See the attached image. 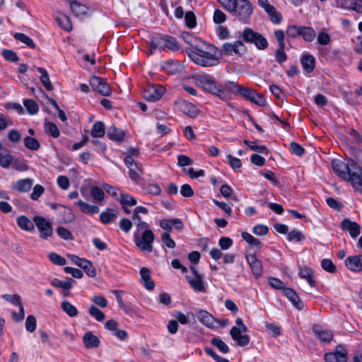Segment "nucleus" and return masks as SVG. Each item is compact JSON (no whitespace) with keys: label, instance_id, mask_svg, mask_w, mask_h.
<instances>
[{"label":"nucleus","instance_id":"1","mask_svg":"<svg viewBox=\"0 0 362 362\" xmlns=\"http://www.w3.org/2000/svg\"><path fill=\"white\" fill-rule=\"evenodd\" d=\"M332 166L339 177L350 182L356 190L362 192V169L356 160L349 158L345 163L336 160L332 161Z\"/></svg>","mask_w":362,"mask_h":362},{"label":"nucleus","instance_id":"2","mask_svg":"<svg viewBox=\"0 0 362 362\" xmlns=\"http://www.w3.org/2000/svg\"><path fill=\"white\" fill-rule=\"evenodd\" d=\"M238 21L249 24L253 7L249 0H217Z\"/></svg>","mask_w":362,"mask_h":362},{"label":"nucleus","instance_id":"3","mask_svg":"<svg viewBox=\"0 0 362 362\" xmlns=\"http://www.w3.org/2000/svg\"><path fill=\"white\" fill-rule=\"evenodd\" d=\"M192 47L197 52L191 51L188 54L197 64L202 66H214L219 63L218 58L214 54L202 50L198 45H192Z\"/></svg>","mask_w":362,"mask_h":362},{"label":"nucleus","instance_id":"4","mask_svg":"<svg viewBox=\"0 0 362 362\" xmlns=\"http://www.w3.org/2000/svg\"><path fill=\"white\" fill-rule=\"evenodd\" d=\"M240 36L243 42L254 45L258 49L264 50L268 47L267 40L250 28H245Z\"/></svg>","mask_w":362,"mask_h":362},{"label":"nucleus","instance_id":"5","mask_svg":"<svg viewBox=\"0 0 362 362\" xmlns=\"http://www.w3.org/2000/svg\"><path fill=\"white\" fill-rule=\"evenodd\" d=\"M155 238L151 230H146L142 233L134 232V240L136 246L142 252H151L153 251V243Z\"/></svg>","mask_w":362,"mask_h":362},{"label":"nucleus","instance_id":"6","mask_svg":"<svg viewBox=\"0 0 362 362\" xmlns=\"http://www.w3.org/2000/svg\"><path fill=\"white\" fill-rule=\"evenodd\" d=\"M197 83L205 90L219 98H224L226 97V92L220 90L221 84L217 85L216 81L212 79V77L209 75L199 76L197 78Z\"/></svg>","mask_w":362,"mask_h":362},{"label":"nucleus","instance_id":"7","mask_svg":"<svg viewBox=\"0 0 362 362\" xmlns=\"http://www.w3.org/2000/svg\"><path fill=\"white\" fill-rule=\"evenodd\" d=\"M33 222L39 232V237L47 240L54 235L53 227L52 223L41 216H35L33 218Z\"/></svg>","mask_w":362,"mask_h":362},{"label":"nucleus","instance_id":"8","mask_svg":"<svg viewBox=\"0 0 362 362\" xmlns=\"http://www.w3.org/2000/svg\"><path fill=\"white\" fill-rule=\"evenodd\" d=\"M247 327L243 324L240 327L233 326L230 330V334L238 346H245L249 344L250 339L247 335L242 334V332H247Z\"/></svg>","mask_w":362,"mask_h":362},{"label":"nucleus","instance_id":"9","mask_svg":"<svg viewBox=\"0 0 362 362\" xmlns=\"http://www.w3.org/2000/svg\"><path fill=\"white\" fill-rule=\"evenodd\" d=\"M324 359L326 362H347L348 351L341 344H338L334 351L325 354Z\"/></svg>","mask_w":362,"mask_h":362},{"label":"nucleus","instance_id":"10","mask_svg":"<svg viewBox=\"0 0 362 362\" xmlns=\"http://www.w3.org/2000/svg\"><path fill=\"white\" fill-rule=\"evenodd\" d=\"M90 85L94 91L103 96H109L112 93L108 83L99 76H93L90 79Z\"/></svg>","mask_w":362,"mask_h":362},{"label":"nucleus","instance_id":"11","mask_svg":"<svg viewBox=\"0 0 362 362\" xmlns=\"http://www.w3.org/2000/svg\"><path fill=\"white\" fill-rule=\"evenodd\" d=\"M221 52L224 54L230 55L235 53L238 55H243L247 52L246 47L243 41L236 40L233 43L226 42L222 45Z\"/></svg>","mask_w":362,"mask_h":362},{"label":"nucleus","instance_id":"12","mask_svg":"<svg viewBox=\"0 0 362 362\" xmlns=\"http://www.w3.org/2000/svg\"><path fill=\"white\" fill-rule=\"evenodd\" d=\"M165 89L161 86L150 85L143 91L144 98L148 101L154 102L158 100L163 95Z\"/></svg>","mask_w":362,"mask_h":362},{"label":"nucleus","instance_id":"13","mask_svg":"<svg viewBox=\"0 0 362 362\" xmlns=\"http://www.w3.org/2000/svg\"><path fill=\"white\" fill-rule=\"evenodd\" d=\"M240 95L246 100L259 106H264L266 105V100L262 94L247 87H243Z\"/></svg>","mask_w":362,"mask_h":362},{"label":"nucleus","instance_id":"14","mask_svg":"<svg viewBox=\"0 0 362 362\" xmlns=\"http://www.w3.org/2000/svg\"><path fill=\"white\" fill-rule=\"evenodd\" d=\"M314 335L322 343H329L333 338V332L329 329H324L321 325L315 324L312 327Z\"/></svg>","mask_w":362,"mask_h":362},{"label":"nucleus","instance_id":"15","mask_svg":"<svg viewBox=\"0 0 362 362\" xmlns=\"http://www.w3.org/2000/svg\"><path fill=\"white\" fill-rule=\"evenodd\" d=\"M243 86H239L237 83L228 81L223 84H221L220 90L226 92V97L221 98L223 100H226L230 98V94L240 95L242 91Z\"/></svg>","mask_w":362,"mask_h":362},{"label":"nucleus","instance_id":"16","mask_svg":"<svg viewBox=\"0 0 362 362\" xmlns=\"http://www.w3.org/2000/svg\"><path fill=\"white\" fill-rule=\"evenodd\" d=\"M341 228L343 230L348 231L350 235L354 238H356L360 234V225L355 221H351L349 218H344L341 222Z\"/></svg>","mask_w":362,"mask_h":362},{"label":"nucleus","instance_id":"17","mask_svg":"<svg viewBox=\"0 0 362 362\" xmlns=\"http://www.w3.org/2000/svg\"><path fill=\"white\" fill-rule=\"evenodd\" d=\"M336 4L339 8L362 13V0H337Z\"/></svg>","mask_w":362,"mask_h":362},{"label":"nucleus","instance_id":"18","mask_svg":"<svg viewBox=\"0 0 362 362\" xmlns=\"http://www.w3.org/2000/svg\"><path fill=\"white\" fill-rule=\"evenodd\" d=\"M346 267L351 272L362 271V255L349 256L345 259Z\"/></svg>","mask_w":362,"mask_h":362},{"label":"nucleus","instance_id":"19","mask_svg":"<svg viewBox=\"0 0 362 362\" xmlns=\"http://www.w3.org/2000/svg\"><path fill=\"white\" fill-rule=\"evenodd\" d=\"M246 259L253 273V275L257 278L260 276L262 272V267L261 262L257 259L256 255L255 253L247 255Z\"/></svg>","mask_w":362,"mask_h":362},{"label":"nucleus","instance_id":"20","mask_svg":"<svg viewBox=\"0 0 362 362\" xmlns=\"http://www.w3.org/2000/svg\"><path fill=\"white\" fill-rule=\"evenodd\" d=\"M162 68L170 74H177L183 70V66L177 60L167 61L163 63Z\"/></svg>","mask_w":362,"mask_h":362},{"label":"nucleus","instance_id":"21","mask_svg":"<svg viewBox=\"0 0 362 362\" xmlns=\"http://www.w3.org/2000/svg\"><path fill=\"white\" fill-rule=\"evenodd\" d=\"M284 293L296 308L299 310H302L304 308L303 302L300 299L294 290L290 288H285Z\"/></svg>","mask_w":362,"mask_h":362},{"label":"nucleus","instance_id":"22","mask_svg":"<svg viewBox=\"0 0 362 362\" xmlns=\"http://www.w3.org/2000/svg\"><path fill=\"white\" fill-rule=\"evenodd\" d=\"M180 109L182 113L191 118H195L199 113V110L197 107L187 101L180 103Z\"/></svg>","mask_w":362,"mask_h":362},{"label":"nucleus","instance_id":"23","mask_svg":"<svg viewBox=\"0 0 362 362\" xmlns=\"http://www.w3.org/2000/svg\"><path fill=\"white\" fill-rule=\"evenodd\" d=\"M186 279L188 281L190 286L197 292H206V288L204 286L203 277L202 275L198 276H186Z\"/></svg>","mask_w":362,"mask_h":362},{"label":"nucleus","instance_id":"24","mask_svg":"<svg viewBox=\"0 0 362 362\" xmlns=\"http://www.w3.org/2000/svg\"><path fill=\"white\" fill-rule=\"evenodd\" d=\"M69 4L71 12L75 16L80 17L87 14L88 8L81 2L71 0Z\"/></svg>","mask_w":362,"mask_h":362},{"label":"nucleus","instance_id":"25","mask_svg":"<svg viewBox=\"0 0 362 362\" xmlns=\"http://www.w3.org/2000/svg\"><path fill=\"white\" fill-rule=\"evenodd\" d=\"M83 341L84 346L87 349L97 348L100 345L99 338L94 335L92 332L89 331L86 332L83 337Z\"/></svg>","mask_w":362,"mask_h":362},{"label":"nucleus","instance_id":"26","mask_svg":"<svg viewBox=\"0 0 362 362\" xmlns=\"http://www.w3.org/2000/svg\"><path fill=\"white\" fill-rule=\"evenodd\" d=\"M140 275L144 287L147 290H153L155 287V284L150 276L149 269L147 267H142L140 270Z\"/></svg>","mask_w":362,"mask_h":362},{"label":"nucleus","instance_id":"27","mask_svg":"<svg viewBox=\"0 0 362 362\" xmlns=\"http://www.w3.org/2000/svg\"><path fill=\"white\" fill-rule=\"evenodd\" d=\"M119 212L113 209H107L100 214V220L104 224H109L115 222L117 218Z\"/></svg>","mask_w":362,"mask_h":362},{"label":"nucleus","instance_id":"28","mask_svg":"<svg viewBox=\"0 0 362 362\" xmlns=\"http://www.w3.org/2000/svg\"><path fill=\"white\" fill-rule=\"evenodd\" d=\"M74 205L77 206L82 213L88 215L98 214L100 210L98 206L90 205L82 200H78V202H75Z\"/></svg>","mask_w":362,"mask_h":362},{"label":"nucleus","instance_id":"29","mask_svg":"<svg viewBox=\"0 0 362 362\" xmlns=\"http://www.w3.org/2000/svg\"><path fill=\"white\" fill-rule=\"evenodd\" d=\"M300 62L305 72L310 74L314 70L315 66V59L311 54H303L301 57Z\"/></svg>","mask_w":362,"mask_h":362},{"label":"nucleus","instance_id":"30","mask_svg":"<svg viewBox=\"0 0 362 362\" xmlns=\"http://www.w3.org/2000/svg\"><path fill=\"white\" fill-rule=\"evenodd\" d=\"M197 317L200 322L209 328L214 327V323L216 321L209 313L204 310L199 311Z\"/></svg>","mask_w":362,"mask_h":362},{"label":"nucleus","instance_id":"31","mask_svg":"<svg viewBox=\"0 0 362 362\" xmlns=\"http://www.w3.org/2000/svg\"><path fill=\"white\" fill-rule=\"evenodd\" d=\"M76 281L71 278H66L65 281L54 278L51 280L50 284L55 288H60L63 290H70Z\"/></svg>","mask_w":362,"mask_h":362},{"label":"nucleus","instance_id":"32","mask_svg":"<svg viewBox=\"0 0 362 362\" xmlns=\"http://www.w3.org/2000/svg\"><path fill=\"white\" fill-rule=\"evenodd\" d=\"M149 48L151 54H153L156 49H164L165 48V35L152 38L149 44Z\"/></svg>","mask_w":362,"mask_h":362},{"label":"nucleus","instance_id":"33","mask_svg":"<svg viewBox=\"0 0 362 362\" xmlns=\"http://www.w3.org/2000/svg\"><path fill=\"white\" fill-rule=\"evenodd\" d=\"M107 136L112 141L119 142L123 140L124 132L112 125L107 129Z\"/></svg>","mask_w":362,"mask_h":362},{"label":"nucleus","instance_id":"34","mask_svg":"<svg viewBox=\"0 0 362 362\" xmlns=\"http://www.w3.org/2000/svg\"><path fill=\"white\" fill-rule=\"evenodd\" d=\"M18 227L25 231H33L35 228V223L30 220L26 216L22 215L16 220Z\"/></svg>","mask_w":362,"mask_h":362},{"label":"nucleus","instance_id":"35","mask_svg":"<svg viewBox=\"0 0 362 362\" xmlns=\"http://www.w3.org/2000/svg\"><path fill=\"white\" fill-rule=\"evenodd\" d=\"M33 185V180L32 179H22L17 181L16 185L13 187V189L21 192H28L31 189Z\"/></svg>","mask_w":362,"mask_h":362},{"label":"nucleus","instance_id":"36","mask_svg":"<svg viewBox=\"0 0 362 362\" xmlns=\"http://www.w3.org/2000/svg\"><path fill=\"white\" fill-rule=\"evenodd\" d=\"M38 72L41 74L40 77V81L42 84L44 86L46 90L50 91L53 90V86L49 80V74L47 70L42 67L37 68Z\"/></svg>","mask_w":362,"mask_h":362},{"label":"nucleus","instance_id":"37","mask_svg":"<svg viewBox=\"0 0 362 362\" xmlns=\"http://www.w3.org/2000/svg\"><path fill=\"white\" fill-rule=\"evenodd\" d=\"M298 275L300 278L306 279L311 287L315 286V281L313 279V273L310 268L306 266L301 267Z\"/></svg>","mask_w":362,"mask_h":362},{"label":"nucleus","instance_id":"38","mask_svg":"<svg viewBox=\"0 0 362 362\" xmlns=\"http://www.w3.org/2000/svg\"><path fill=\"white\" fill-rule=\"evenodd\" d=\"M56 21L59 25L65 30L71 31L72 30L71 21L66 15L60 13L56 17Z\"/></svg>","mask_w":362,"mask_h":362},{"label":"nucleus","instance_id":"39","mask_svg":"<svg viewBox=\"0 0 362 362\" xmlns=\"http://www.w3.org/2000/svg\"><path fill=\"white\" fill-rule=\"evenodd\" d=\"M61 308L65 313H66L71 317H76L78 314V311L76 306H74L67 300H64L62 302Z\"/></svg>","mask_w":362,"mask_h":362},{"label":"nucleus","instance_id":"40","mask_svg":"<svg viewBox=\"0 0 362 362\" xmlns=\"http://www.w3.org/2000/svg\"><path fill=\"white\" fill-rule=\"evenodd\" d=\"M45 131L49 136L57 139L60 136V132L57 126L51 122H47L44 124Z\"/></svg>","mask_w":362,"mask_h":362},{"label":"nucleus","instance_id":"41","mask_svg":"<svg viewBox=\"0 0 362 362\" xmlns=\"http://www.w3.org/2000/svg\"><path fill=\"white\" fill-rule=\"evenodd\" d=\"M80 268H81L86 274L90 277H95L97 274L96 269L93 263L86 259L82 261Z\"/></svg>","mask_w":362,"mask_h":362},{"label":"nucleus","instance_id":"42","mask_svg":"<svg viewBox=\"0 0 362 362\" xmlns=\"http://www.w3.org/2000/svg\"><path fill=\"white\" fill-rule=\"evenodd\" d=\"M243 142L252 151H257L258 153H263V154H268L269 153V150H268V148L265 146L257 145V143L258 142L257 140H255L254 141H250L248 140H244Z\"/></svg>","mask_w":362,"mask_h":362},{"label":"nucleus","instance_id":"43","mask_svg":"<svg viewBox=\"0 0 362 362\" xmlns=\"http://www.w3.org/2000/svg\"><path fill=\"white\" fill-rule=\"evenodd\" d=\"M105 125L102 122H95L92 128L90 134L93 137L98 138L102 137L105 135Z\"/></svg>","mask_w":362,"mask_h":362},{"label":"nucleus","instance_id":"44","mask_svg":"<svg viewBox=\"0 0 362 362\" xmlns=\"http://www.w3.org/2000/svg\"><path fill=\"white\" fill-rule=\"evenodd\" d=\"M23 105L30 115H35L39 110L37 103L33 99L24 100Z\"/></svg>","mask_w":362,"mask_h":362},{"label":"nucleus","instance_id":"45","mask_svg":"<svg viewBox=\"0 0 362 362\" xmlns=\"http://www.w3.org/2000/svg\"><path fill=\"white\" fill-rule=\"evenodd\" d=\"M301 32L302 34H300V36H302L306 42H312L316 37V32L311 27L303 26Z\"/></svg>","mask_w":362,"mask_h":362},{"label":"nucleus","instance_id":"46","mask_svg":"<svg viewBox=\"0 0 362 362\" xmlns=\"http://www.w3.org/2000/svg\"><path fill=\"white\" fill-rule=\"evenodd\" d=\"M14 38L17 40L21 41V42L25 44L28 47L30 48H35L36 45L33 42V40L27 36L26 35L21 33H16L14 34Z\"/></svg>","mask_w":362,"mask_h":362},{"label":"nucleus","instance_id":"47","mask_svg":"<svg viewBox=\"0 0 362 362\" xmlns=\"http://www.w3.org/2000/svg\"><path fill=\"white\" fill-rule=\"evenodd\" d=\"M24 145L28 149L31 151H37L40 147L39 141L29 136L24 138Z\"/></svg>","mask_w":362,"mask_h":362},{"label":"nucleus","instance_id":"48","mask_svg":"<svg viewBox=\"0 0 362 362\" xmlns=\"http://www.w3.org/2000/svg\"><path fill=\"white\" fill-rule=\"evenodd\" d=\"M211 344L216 346L223 354H227L230 351L228 346L220 338H213L211 340Z\"/></svg>","mask_w":362,"mask_h":362},{"label":"nucleus","instance_id":"49","mask_svg":"<svg viewBox=\"0 0 362 362\" xmlns=\"http://www.w3.org/2000/svg\"><path fill=\"white\" fill-rule=\"evenodd\" d=\"M242 238L251 246H255L257 248H259L262 246V243L247 232H243Z\"/></svg>","mask_w":362,"mask_h":362},{"label":"nucleus","instance_id":"50","mask_svg":"<svg viewBox=\"0 0 362 362\" xmlns=\"http://www.w3.org/2000/svg\"><path fill=\"white\" fill-rule=\"evenodd\" d=\"M88 313L97 321L102 322L105 320V316L104 313L95 305H90L88 309Z\"/></svg>","mask_w":362,"mask_h":362},{"label":"nucleus","instance_id":"51","mask_svg":"<svg viewBox=\"0 0 362 362\" xmlns=\"http://www.w3.org/2000/svg\"><path fill=\"white\" fill-rule=\"evenodd\" d=\"M119 202L122 206H135L137 203L134 197L127 194H121Z\"/></svg>","mask_w":362,"mask_h":362},{"label":"nucleus","instance_id":"52","mask_svg":"<svg viewBox=\"0 0 362 362\" xmlns=\"http://www.w3.org/2000/svg\"><path fill=\"white\" fill-rule=\"evenodd\" d=\"M186 26L189 28H194L197 25V18L192 11H187L185 15Z\"/></svg>","mask_w":362,"mask_h":362},{"label":"nucleus","instance_id":"53","mask_svg":"<svg viewBox=\"0 0 362 362\" xmlns=\"http://www.w3.org/2000/svg\"><path fill=\"white\" fill-rule=\"evenodd\" d=\"M57 233L61 238L64 240H71L74 239V236L71 232L63 226H59L57 228Z\"/></svg>","mask_w":362,"mask_h":362},{"label":"nucleus","instance_id":"54","mask_svg":"<svg viewBox=\"0 0 362 362\" xmlns=\"http://www.w3.org/2000/svg\"><path fill=\"white\" fill-rule=\"evenodd\" d=\"M90 194L93 199L96 201L100 202L104 199L105 193L103 190L97 186H93L91 187Z\"/></svg>","mask_w":362,"mask_h":362},{"label":"nucleus","instance_id":"55","mask_svg":"<svg viewBox=\"0 0 362 362\" xmlns=\"http://www.w3.org/2000/svg\"><path fill=\"white\" fill-rule=\"evenodd\" d=\"M302 29L303 26L290 25L287 28L286 33L288 37L295 38L300 36V34H302Z\"/></svg>","mask_w":362,"mask_h":362},{"label":"nucleus","instance_id":"56","mask_svg":"<svg viewBox=\"0 0 362 362\" xmlns=\"http://www.w3.org/2000/svg\"><path fill=\"white\" fill-rule=\"evenodd\" d=\"M305 235L299 230H293L288 232L287 235V240L288 241L296 240L298 242H300L305 240Z\"/></svg>","mask_w":362,"mask_h":362},{"label":"nucleus","instance_id":"57","mask_svg":"<svg viewBox=\"0 0 362 362\" xmlns=\"http://www.w3.org/2000/svg\"><path fill=\"white\" fill-rule=\"evenodd\" d=\"M165 48L171 51L178 50L179 46L175 38L170 35H165Z\"/></svg>","mask_w":362,"mask_h":362},{"label":"nucleus","instance_id":"58","mask_svg":"<svg viewBox=\"0 0 362 362\" xmlns=\"http://www.w3.org/2000/svg\"><path fill=\"white\" fill-rule=\"evenodd\" d=\"M322 269L327 272L334 274L337 272V267L334 263L329 259H323L321 262Z\"/></svg>","mask_w":362,"mask_h":362},{"label":"nucleus","instance_id":"59","mask_svg":"<svg viewBox=\"0 0 362 362\" xmlns=\"http://www.w3.org/2000/svg\"><path fill=\"white\" fill-rule=\"evenodd\" d=\"M37 327L36 318L34 315H30L25 320V328L29 332H33Z\"/></svg>","mask_w":362,"mask_h":362},{"label":"nucleus","instance_id":"60","mask_svg":"<svg viewBox=\"0 0 362 362\" xmlns=\"http://www.w3.org/2000/svg\"><path fill=\"white\" fill-rule=\"evenodd\" d=\"M13 161V157L8 153H0V165L4 168H8Z\"/></svg>","mask_w":362,"mask_h":362},{"label":"nucleus","instance_id":"61","mask_svg":"<svg viewBox=\"0 0 362 362\" xmlns=\"http://www.w3.org/2000/svg\"><path fill=\"white\" fill-rule=\"evenodd\" d=\"M49 260L54 264L59 265V266H64L66 263V260L65 258L62 257L61 255L55 253V252H51L49 255Z\"/></svg>","mask_w":362,"mask_h":362},{"label":"nucleus","instance_id":"62","mask_svg":"<svg viewBox=\"0 0 362 362\" xmlns=\"http://www.w3.org/2000/svg\"><path fill=\"white\" fill-rule=\"evenodd\" d=\"M1 297L6 301H8L10 303L13 304L15 305L19 306V305H22V303L21 302V298L18 294H13V295L4 294L1 296Z\"/></svg>","mask_w":362,"mask_h":362},{"label":"nucleus","instance_id":"63","mask_svg":"<svg viewBox=\"0 0 362 362\" xmlns=\"http://www.w3.org/2000/svg\"><path fill=\"white\" fill-rule=\"evenodd\" d=\"M2 56L6 61L17 62L19 60L16 53L11 49H4L2 51Z\"/></svg>","mask_w":362,"mask_h":362},{"label":"nucleus","instance_id":"64","mask_svg":"<svg viewBox=\"0 0 362 362\" xmlns=\"http://www.w3.org/2000/svg\"><path fill=\"white\" fill-rule=\"evenodd\" d=\"M141 169L136 165H134V167H130L129 168V177L138 182H139V180L140 178V175H141Z\"/></svg>","mask_w":362,"mask_h":362}]
</instances>
